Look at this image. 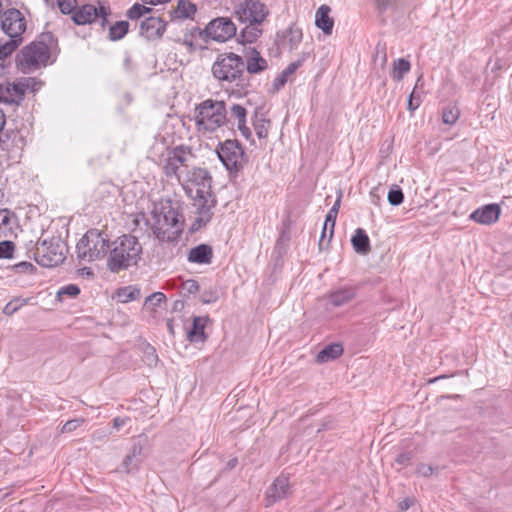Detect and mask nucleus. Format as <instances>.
Listing matches in <instances>:
<instances>
[{"label": "nucleus", "mask_w": 512, "mask_h": 512, "mask_svg": "<svg viewBox=\"0 0 512 512\" xmlns=\"http://www.w3.org/2000/svg\"><path fill=\"white\" fill-rule=\"evenodd\" d=\"M57 42L52 32L42 33L38 40L20 49L15 56V65L23 74H29L48 65L50 47Z\"/></svg>", "instance_id": "f257e3e1"}, {"label": "nucleus", "mask_w": 512, "mask_h": 512, "mask_svg": "<svg viewBox=\"0 0 512 512\" xmlns=\"http://www.w3.org/2000/svg\"><path fill=\"white\" fill-rule=\"evenodd\" d=\"M143 249L138 238L132 234H123L111 242L107 258V269L112 273L127 270L137 265L141 259Z\"/></svg>", "instance_id": "f03ea898"}, {"label": "nucleus", "mask_w": 512, "mask_h": 512, "mask_svg": "<svg viewBox=\"0 0 512 512\" xmlns=\"http://www.w3.org/2000/svg\"><path fill=\"white\" fill-rule=\"evenodd\" d=\"M156 223L152 226V232L161 242L177 243L183 232V215L173 206L171 200L161 202L159 209L153 211Z\"/></svg>", "instance_id": "7ed1b4c3"}, {"label": "nucleus", "mask_w": 512, "mask_h": 512, "mask_svg": "<svg viewBox=\"0 0 512 512\" xmlns=\"http://www.w3.org/2000/svg\"><path fill=\"white\" fill-rule=\"evenodd\" d=\"M224 101L206 99L195 107L194 121L200 132H215L230 122Z\"/></svg>", "instance_id": "20e7f679"}, {"label": "nucleus", "mask_w": 512, "mask_h": 512, "mask_svg": "<svg viewBox=\"0 0 512 512\" xmlns=\"http://www.w3.org/2000/svg\"><path fill=\"white\" fill-rule=\"evenodd\" d=\"M110 248L111 241L105 232L89 229L76 244L77 259L80 262L103 259Z\"/></svg>", "instance_id": "39448f33"}, {"label": "nucleus", "mask_w": 512, "mask_h": 512, "mask_svg": "<svg viewBox=\"0 0 512 512\" xmlns=\"http://www.w3.org/2000/svg\"><path fill=\"white\" fill-rule=\"evenodd\" d=\"M183 188L194 202L207 200V202L217 204L216 196L212 192V176L205 168L193 167L188 170Z\"/></svg>", "instance_id": "423d86ee"}, {"label": "nucleus", "mask_w": 512, "mask_h": 512, "mask_svg": "<svg viewBox=\"0 0 512 512\" xmlns=\"http://www.w3.org/2000/svg\"><path fill=\"white\" fill-rule=\"evenodd\" d=\"M245 62L243 57L233 52L221 53L213 63L211 71L220 82L241 81L244 76Z\"/></svg>", "instance_id": "0eeeda50"}, {"label": "nucleus", "mask_w": 512, "mask_h": 512, "mask_svg": "<svg viewBox=\"0 0 512 512\" xmlns=\"http://www.w3.org/2000/svg\"><path fill=\"white\" fill-rule=\"evenodd\" d=\"M67 245L60 237H52L49 240L38 241L36 244L33 258L36 263L42 267L52 268L62 264L65 260Z\"/></svg>", "instance_id": "6e6552de"}, {"label": "nucleus", "mask_w": 512, "mask_h": 512, "mask_svg": "<svg viewBox=\"0 0 512 512\" xmlns=\"http://www.w3.org/2000/svg\"><path fill=\"white\" fill-rule=\"evenodd\" d=\"M216 153L230 175H237L243 169V160L246 155L242 144L237 139H227L220 143Z\"/></svg>", "instance_id": "1a4fd4ad"}, {"label": "nucleus", "mask_w": 512, "mask_h": 512, "mask_svg": "<svg viewBox=\"0 0 512 512\" xmlns=\"http://www.w3.org/2000/svg\"><path fill=\"white\" fill-rule=\"evenodd\" d=\"M269 13L267 6L260 0H244L234 8V15L241 23L261 25Z\"/></svg>", "instance_id": "9d476101"}, {"label": "nucleus", "mask_w": 512, "mask_h": 512, "mask_svg": "<svg viewBox=\"0 0 512 512\" xmlns=\"http://www.w3.org/2000/svg\"><path fill=\"white\" fill-rule=\"evenodd\" d=\"M200 37H206L216 42H226L236 36V25L229 17L212 19L204 29H198Z\"/></svg>", "instance_id": "9b49d317"}, {"label": "nucleus", "mask_w": 512, "mask_h": 512, "mask_svg": "<svg viewBox=\"0 0 512 512\" xmlns=\"http://www.w3.org/2000/svg\"><path fill=\"white\" fill-rule=\"evenodd\" d=\"M188 155L193 156L191 149L184 145L168 149L167 158L163 166L164 174L168 178L176 177L181 182L179 169L180 167H187Z\"/></svg>", "instance_id": "f8f14e48"}, {"label": "nucleus", "mask_w": 512, "mask_h": 512, "mask_svg": "<svg viewBox=\"0 0 512 512\" xmlns=\"http://www.w3.org/2000/svg\"><path fill=\"white\" fill-rule=\"evenodd\" d=\"M0 19L1 30L6 35L19 34L22 36L26 31V19L23 14L16 8H9L6 11L1 9Z\"/></svg>", "instance_id": "ddd939ff"}, {"label": "nucleus", "mask_w": 512, "mask_h": 512, "mask_svg": "<svg viewBox=\"0 0 512 512\" xmlns=\"http://www.w3.org/2000/svg\"><path fill=\"white\" fill-rule=\"evenodd\" d=\"M146 437L140 435L133 439L132 446L128 454L123 459L120 471L127 474L137 471L140 464L145 459L144 447L146 445Z\"/></svg>", "instance_id": "4468645a"}, {"label": "nucleus", "mask_w": 512, "mask_h": 512, "mask_svg": "<svg viewBox=\"0 0 512 512\" xmlns=\"http://www.w3.org/2000/svg\"><path fill=\"white\" fill-rule=\"evenodd\" d=\"M167 21L161 17L149 16L140 23L139 36L147 41L160 40L167 28Z\"/></svg>", "instance_id": "2eb2a0df"}, {"label": "nucleus", "mask_w": 512, "mask_h": 512, "mask_svg": "<svg viewBox=\"0 0 512 512\" xmlns=\"http://www.w3.org/2000/svg\"><path fill=\"white\" fill-rule=\"evenodd\" d=\"M290 492L289 477L280 475L274 479L272 484L268 487L265 495L266 507H270L275 503L283 500Z\"/></svg>", "instance_id": "dca6fc26"}, {"label": "nucleus", "mask_w": 512, "mask_h": 512, "mask_svg": "<svg viewBox=\"0 0 512 512\" xmlns=\"http://www.w3.org/2000/svg\"><path fill=\"white\" fill-rule=\"evenodd\" d=\"M501 214V208L496 203L486 204L474 210L469 219L482 225H491L498 221Z\"/></svg>", "instance_id": "f3484780"}, {"label": "nucleus", "mask_w": 512, "mask_h": 512, "mask_svg": "<svg viewBox=\"0 0 512 512\" xmlns=\"http://www.w3.org/2000/svg\"><path fill=\"white\" fill-rule=\"evenodd\" d=\"M194 205L197 207V216L188 229L190 234H194L211 222L213 217L212 209L216 206V204L207 202V200L194 202Z\"/></svg>", "instance_id": "a211bd4d"}, {"label": "nucleus", "mask_w": 512, "mask_h": 512, "mask_svg": "<svg viewBox=\"0 0 512 512\" xmlns=\"http://www.w3.org/2000/svg\"><path fill=\"white\" fill-rule=\"evenodd\" d=\"M245 69L251 74H260L268 68L267 60L261 56L256 48L249 47L245 51Z\"/></svg>", "instance_id": "6ab92c4d"}, {"label": "nucleus", "mask_w": 512, "mask_h": 512, "mask_svg": "<svg viewBox=\"0 0 512 512\" xmlns=\"http://www.w3.org/2000/svg\"><path fill=\"white\" fill-rule=\"evenodd\" d=\"M213 256L214 253L212 246L206 243H201L189 250L187 260L193 264L209 265L212 263Z\"/></svg>", "instance_id": "aec40b11"}, {"label": "nucleus", "mask_w": 512, "mask_h": 512, "mask_svg": "<svg viewBox=\"0 0 512 512\" xmlns=\"http://www.w3.org/2000/svg\"><path fill=\"white\" fill-rule=\"evenodd\" d=\"M9 40L2 42L0 40V69L5 70L9 67L7 59L18 49L23 42V36L19 34L8 35Z\"/></svg>", "instance_id": "412c9836"}, {"label": "nucleus", "mask_w": 512, "mask_h": 512, "mask_svg": "<svg viewBox=\"0 0 512 512\" xmlns=\"http://www.w3.org/2000/svg\"><path fill=\"white\" fill-rule=\"evenodd\" d=\"M309 57V53H302L301 56L294 62H291L274 80L272 83L273 93L278 92L285 86L289 76L294 74L298 68H300L306 59Z\"/></svg>", "instance_id": "4be33fe9"}, {"label": "nucleus", "mask_w": 512, "mask_h": 512, "mask_svg": "<svg viewBox=\"0 0 512 512\" xmlns=\"http://www.w3.org/2000/svg\"><path fill=\"white\" fill-rule=\"evenodd\" d=\"M209 320L208 316H194L192 326L187 331V340L191 343L204 342L207 339L205 327Z\"/></svg>", "instance_id": "5701e85b"}, {"label": "nucleus", "mask_w": 512, "mask_h": 512, "mask_svg": "<svg viewBox=\"0 0 512 512\" xmlns=\"http://www.w3.org/2000/svg\"><path fill=\"white\" fill-rule=\"evenodd\" d=\"M330 6L321 5L315 14V25L321 29L325 35H331L334 27V19L330 17Z\"/></svg>", "instance_id": "b1692460"}, {"label": "nucleus", "mask_w": 512, "mask_h": 512, "mask_svg": "<svg viewBox=\"0 0 512 512\" xmlns=\"http://www.w3.org/2000/svg\"><path fill=\"white\" fill-rule=\"evenodd\" d=\"M30 83H35V78H21L17 82L7 83L9 96L12 97V104L20 105L23 101L25 92L30 87Z\"/></svg>", "instance_id": "393cba45"}, {"label": "nucleus", "mask_w": 512, "mask_h": 512, "mask_svg": "<svg viewBox=\"0 0 512 512\" xmlns=\"http://www.w3.org/2000/svg\"><path fill=\"white\" fill-rule=\"evenodd\" d=\"M280 37L282 40L278 42V45H284L287 41L289 44V50L292 51L298 47L303 39L302 29L295 25H291L283 31L282 34H280V32L277 33V38Z\"/></svg>", "instance_id": "a878e982"}, {"label": "nucleus", "mask_w": 512, "mask_h": 512, "mask_svg": "<svg viewBox=\"0 0 512 512\" xmlns=\"http://www.w3.org/2000/svg\"><path fill=\"white\" fill-rule=\"evenodd\" d=\"M351 245L354 251L360 255H367L371 251L369 236L362 228L355 230L351 237Z\"/></svg>", "instance_id": "bb28decb"}, {"label": "nucleus", "mask_w": 512, "mask_h": 512, "mask_svg": "<svg viewBox=\"0 0 512 512\" xmlns=\"http://www.w3.org/2000/svg\"><path fill=\"white\" fill-rule=\"evenodd\" d=\"M356 297V288L349 286V287H342L339 288L329 295L330 303L335 306L339 307L342 306L350 301H352Z\"/></svg>", "instance_id": "cd10ccee"}, {"label": "nucleus", "mask_w": 512, "mask_h": 512, "mask_svg": "<svg viewBox=\"0 0 512 512\" xmlns=\"http://www.w3.org/2000/svg\"><path fill=\"white\" fill-rule=\"evenodd\" d=\"M343 346L341 343H330L324 346L316 356V362L319 364L336 360L343 354Z\"/></svg>", "instance_id": "c85d7f7f"}, {"label": "nucleus", "mask_w": 512, "mask_h": 512, "mask_svg": "<svg viewBox=\"0 0 512 512\" xmlns=\"http://www.w3.org/2000/svg\"><path fill=\"white\" fill-rule=\"evenodd\" d=\"M261 109V107H257L255 109L252 124L258 138L266 139L271 126V120L266 118L264 114L260 113Z\"/></svg>", "instance_id": "c756f323"}, {"label": "nucleus", "mask_w": 512, "mask_h": 512, "mask_svg": "<svg viewBox=\"0 0 512 512\" xmlns=\"http://www.w3.org/2000/svg\"><path fill=\"white\" fill-rule=\"evenodd\" d=\"M94 14L95 6L92 4H85L73 12L71 19L76 25L91 24L95 21Z\"/></svg>", "instance_id": "7c9ffc66"}, {"label": "nucleus", "mask_w": 512, "mask_h": 512, "mask_svg": "<svg viewBox=\"0 0 512 512\" xmlns=\"http://www.w3.org/2000/svg\"><path fill=\"white\" fill-rule=\"evenodd\" d=\"M262 33L263 30L259 28V25L248 23V25L240 31L237 41L242 45L252 44L257 41Z\"/></svg>", "instance_id": "2f4dec72"}, {"label": "nucleus", "mask_w": 512, "mask_h": 512, "mask_svg": "<svg viewBox=\"0 0 512 512\" xmlns=\"http://www.w3.org/2000/svg\"><path fill=\"white\" fill-rule=\"evenodd\" d=\"M197 12V6L190 0H178L177 8L170 15L171 18L188 19Z\"/></svg>", "instance_id": "473e14b6"}, {"label": "nucleus", "mask_w": 512, "mask_h": 512, "mask_svg": "<svg viewBox=\"0 0 512 512\" xmlns=\"http://www.w3.org/2000/svg\"><path fill=\"white\" fill-rule=\"evenodd\" d=\"M130 24L128 21H116L109 27L108 39L112 42L122 40L129 32Z\"/></svg>", "instance_id": "72a5a7b5"}, {"label": "nucleus", "mask_w": 512, "mask_h": 512, "mask_svg": "<svg viewBox=\"0 0 512 512\" xmlns=\"http://www.w3.org/2000/svg\"><path fill=\"white\" fill-rule=\"evenodd\" d=\"M341 193L339 194L338 198L336 199L335 203L333 204V206L330 208V210L328 211V213L326 214V217H325V221H324V227L325 228H329V237L327 239V244L330 243L332 237H333V234H334V228H335V223H336V218H337V214H338V211H339V208H340V203H341Z\"/></svg>", "instance_id": "f704fd0d"}, {"label": "nucleus", "mask_w": 512, "mask_h": 512, "mask_svg": "<svg viewBox=\"0 0 512 512\" xmlns=\"http://www.w3.org/2000/svg\"><path fill=\"white\" fill-rule=\"evenodd\" d=\"M411 69L410 62L405 58H398L393 62V69L391 72V77L395 81H401L404 78V75L408 73Z\"/></svg>", "instance_id": "c9c22d12"}, {"label": "nucleus", "mask_w": 512, "mask_h": 512, "mask_svg": "<svg viewBox=\"0 0 512 512\" xmlns=\"http://www.w3.org/2000/svg\"><path fill=\"white\" fill-rule=\"evenodd\" d=\"M143 361L149 367H155L159 361L157 351L150 343L142 344Z\"/></svg>", "instance_id": "e433bc0d"}, {"label": "nucleus", "mask_w": 512, "mask_h": 512, "mask_svg": "<svg viewBox=\"0 0 512 512\" xmlns=\"http://www.w3.org/2000/svg\"><path fill=\"white\" fill-rule=\"evenodd\" d=\"M153 12V8L147 7L140 3H134L127 11L126 17L130 20H138L146 14Z\"/></svg>", "instance_id": "4c0bfd02"}, {"label": "nucleus", "mask_w": 512, "mask_h": 512, "mask_svg": "<svg viewBox=\"0 0 512 512\" xmlns=\"http://www.w3.org/2000/svg\"><path fill=\"white\" fill-rule=\"evenodd\" d=\"M387 200L391 206H399L404 201V193L399 185L393 184L388 193Z\"/></svg>", "instance_id": "58836bf2"}, {"label": "nucleus", "mask_w": 512, "mask_h": 512, "mask_svg": "<svg viewBox=\"0 0 512 512\" xmlns=\"http://www.w3.org/2000/svg\"><path fill=\"white\" fill-rule=\"evenodd\" d=\"M460 111L456 105H448L443 109L442 120L445 124L452 125L459 119Z\"/></svg>", "instance_id": "ea45409f"}, {"label": "nucleus", "mask_w": 512, "mask_h": 512, "mask_svg": "<svg viewBox=\"0 0 512 512\" xmlns=\"http://www.w3.org/2000/svg\"><path fill=\"white\" fill-rule=\"evenodd\" d=\"M81 290L76 284H68L61 287L57 292V297L62 300L63 297L76 298L80 294Z\"/></svg>", "instance_id": "a19ab883"}, {"label": "nucleus", "mask_w": 512, "mask_h": 512, "mask_svg": "<svg viewBox=\"0 0 512 512\" xmlns=\"http://www.w3.org/2000/svg\"><path fill=\"white\" fill-rule=\"evenodd\" d=\"M15 252V243L10 240L0 241V259H12Z\"/></svg>", "instance_id": "79ce46f5"}, {"label": "nucleus", "mask_w": 512, "mask_h": 512, "mask_svg": "<svg viewBox=\"0 0 512 512\" xmlns=\"http://www.w3.org/2000/svg\"><path fill=\"white\" fill-rule=\"evenodd\" d=\"M140 294L138 289H131L130 287H123L118 290V297L121 302L127 303L135 300Z\"/></svg>", "instance_id": "37998d69"}, {"label": "nucleus", "mask_w": 512, "mask_h": 512, "mask_svg": "<svg viewBox=\"0 0 512 512\" xmlns=\"http://www.w3.org/2000/svg\"><path fill=\"white\" fill-rule=\"evenodd\" d=\"M10 269L15 273H21V274H35L37 271V268L28 261H22L17 264H14L10 267Z\"/></svg>", "instance_id": "c03bdc74"}, {"label": "nucleus", "mask_w": 512, "mask_h": 512, "mask_svg": "<svg viewBox=\"0 0 512 512\" xmlns=\"http://www.w3.org/2000/svg\"><path fill=\"white\" fill-rule=\"evenodd\" d=\"M10 140H12V142H15L16 140L23 142V137L19 134L18 131H10L5 133L4 137H0V146L3 150L9 149Z\"/></svg>", "instance_id": "a18cd8bd"}, {"label": "nucleus", "mask_w": 512, "mask_h": 512, "mask_svg": "<svg viewBox=\"0 0 512 512\" xmlns=\"http://www.w3.org/2000/svg\"><path fill=\"white\" fill-rule=\"evenodd\" d=\"M26 303H27V300H22L20 298H15V299L11 300L10 302H8L5 305V307L3 309V313L5 315L11 316L15 312H17Z\"/></svg>", "instance_id": "49530a36"}, {"label": "nucleus", "mask_w": 512, "mask_h": 512, "mask_svg": "<svg viewBox=\"0 0 512 512\" xmlns=\"http://www.w3.org/2000/svg\"><path fill=\"white\" fill-rule=\"evenodd\" d=\"M230 115L238 120V123L246 122L247 110L240 104H233L230 107Z\"/></svg>", "instance_id": "de8ad7c7"}, {"label": "nucleus", "mask_w": 512, "mask_h": 512, "mask_svg": "<svg viewBox=\"0 0 512 512\" xmlns=\"http://www.w3.org/2000/svg\"><path fill=\"white\" fill-rule=\"evenodd\" d=\"M166 301V295L162 292H154L149 295L145 300V305H149L151 307H158L161 303Z\"/></svg>", "instance_id": "09e8293b"}, {"label": "nucleus", "mask_w": 512, "mask_h": 512, "mask_svg": "<svg viewBox=\"0 0 512 512\" xmlns=\"http://www.w3.org/2000/svg\"><path fill=\"white\" fill-rule=\"evenodd\" d=\"M218 297V291L210 288L202 292L200 301L203 304H212L218 300Z\"/></svg>", "instance_id": "8fccbe9b"}, {"label": "nucleus", "mask_w": 512, "mask_h": 512, "mask_svg": "<svg viewBox=\"0 0 512 512\" xmlns=\"http://www.w3.org/2000/svg\"><path fill=\"white\" fill-rule=\"evenodd\" d=\"M421 104V98L420 95L413 89V91L410 93L408 97V104L407 109L410 112H414Z\"/></svg>", "instance_id": "3c124183"}, {"label": "nucleus", "mask_w": 512, "mask_h": 512, "mask_svg": "<svg viewBox=\"0 0 512 512\" xmlns=\"http://www.w3.org/2000/svg\"><path fill=\"white\" fill-rule=\"evenodd\" d=\"M85 420L83 418H76L68 420L62 427L61 432L63 433H69L74 430H76L78 427H80Z\"/></svg>", "instance_id": "603ef678"}, {"label": "nucleus", "mask_w": 512, "mask_h": 512, "mask_svg": "<svg viewBox=\"0 0 512 512\" xmlns=\"http://www.w3.org/2000/svg\"><path fill=\"white\" fill-rule=\"evenodd\" d=\"M413 456L412 451L401 452L397 455L395 462L402 467H406L411 464Z\"/></svg>", "instance_id": "864d4df0"}, {"label": "nucleus", "mask_w": 512, "mask_h": 512, "mask_svg": "<svg viewBox=\"0 0 512 512\" xmlns=\"http://www.w3.org/2000/svg\"><path fill=\"white\" fill-rule=\"evenodd\" d=\"M181 288L187 294H195L199 291L200 286L196 280L188 279L182 282Z\"/></svg>", "instance_id": "5fc2aeb1"}, {"label": "nucleus", "mask_w": 512, "mask_h": 512, "mask_svg": "<svg viewBox=\"0 0 512 512\" xmlns=\"http://www.w3.org/2000/svg\"><path fill=\"white\" fill-rule=\"evenodd\" d=\"M75 3L76 0H58L57 6L59 7L62 14L68 15L73 12Z\"/></svg>", "instance_id": "6e6d98bb"}, {"label": "nucleus", "mask_w": 512, "mask_h": 512, "mask_svg": "<svg viewBox=\"0 0 512 512\" xmlns=\"http://www.w3.org/2000/svg\"><path fill=\"white\" fill-rule=\"evenodd\" d=\"M238 130L240 131L241 135L247 140L250 141L251 144L255 143V140L252 137V132L249 127H247L246 122L238 123L237 125Z\"/></svg>", "instance_id": "4d7b16f0"}, {"label": "nucleus", "mask_w": 512, "mask_h": 512, "mask_svg": "<svg viewBox=\"0 0 512 512\" xmlns=\"http://www.w3.org/2000/svg\"><path fill=\"white\" fill-rule=\"evenodd\" d=\"M110 15H111V9L109 6L99 4L98 7H95L94 19L99 18V17H109Z\"/></svg>", "instance_id": "13d9d810"}, {"label": "nucleus", "mask_w": 512, "mask_h": 512, "mask_svg": "<svg viewBox=\"0 0 512 512\" xmlns=\"http://www.w3.org/2000/svg\"><path fill=\"white\" fill-rule=\"evenodd\" d=\"M12 97L9 96V90L7 85L0 83V103L12 104Z\"/></svg>", "instance_id": "bf43d9fd"}, {"label": "nucleus", "mask_w": 512, "mask_h": 512, "mask_svg": "<svg viewBox=\"0 0 512 512\" xmlns=\"http://www.w3.org/2000/svg\"><path fill=\"white\" fill-rule=\"evenodd\" d=\"M416 472L423 477H429L433 474L434 468L428 464L420 463L417 466Z\"/></svg>", "instance_id": "052dcab7"}, {"label": "nucleus", "mask_w": 512, "mask_h": 512, "mask_svg": "<svg viewBox=\"0 0 512 512\" xmlns=\"http://www.w3.org/2000/svg\"><path fill=\"white\" fill-rule=\"evenodd\" d=\"M380 190V187H375L369 193L371 203L376 206H379L381 203V195L379 193Z\"/></svg>", "instance_id": "680f3d73"}, {"label": "nucleus", "mask_w": 512, "mask_h": 512, "mask_svg": "<svg viewBox=\"0 0 512 512\" xmlns=\"http://www.w3.org/2000/svg\"><path fill=\"white\" fill-rule=\"evenodd\" d=\"M377 11L382 14L388 10L391 0H374Z\"/></svg>", "instance_id": "e2e57ef3"}, {"label": "nucleus", "mask_w": 512, "mask_h": 512, "mask_svg": "<svg viewBox=\"0 0 512 512\" xmlns=\"http://www.w3.org/2000/svg\"><path fill=\"white\" fill-rule=\"evenodd\" d=\"M10 211L8 209H0V228L10 223Z\"/></svg>", "instance_id": "0e129e2a"}, {"label": "nucleus", "mask_w": 512, "mask_h": 512, "mask_svg": "<svg viewBox=\"0 0 512 512\" xmlns=\"http://www.w3.org/2000/svg\"><path fill=\"white\" fill-rule=\"evenodd\" d=\"M413 504H414V499L407 497L399 503L398 507H399L400 511H407Z\"/></svg>", "instance_id": "69168bd1"}, {"label": "nucleus", "mask_w": 512, "mask_h": 512, "mask_svg": "<svg viewBox=\"0 0 512 512\" xmlns=\"http://www.w3.org/2000/svg\"><path fill=\"white\" fill-rule=\"evenodd\" d=\"M327 229L328 228H325L323 226L321 237H320V240H319V248H320V250H322L324 248H327V246L329 245V243L327 244V240H326Z\"/></svg>", "instance_id": "338daca9"}, {"label": "nucleus", "mask_w": 512, "mask_h": 512, "mask_svg": "<svg viewBox=\"0 0 512 512\" xmlns=\"http://www.w3.org/2000/svg\"><path fill=\"white\" fill-rule=\"evenodd\" d=\"M123 66L127 71H133L134 65L131 56L126 55L123 61Z\"/></svg>", "instance_id": "774afa93"}]
</instances>
